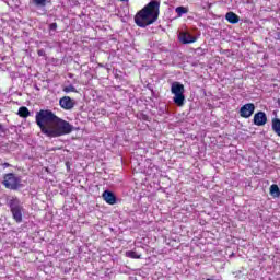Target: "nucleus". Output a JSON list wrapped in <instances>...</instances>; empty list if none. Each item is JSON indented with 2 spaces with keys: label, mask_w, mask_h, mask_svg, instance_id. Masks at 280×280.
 <instances>
[{
  "label": "nucleus",
  "mask_w": 280,
  "mask_h": 280,
  "mask_svg": "<svg viewBox=\"0 0 280 280\" xmlns=\"http://www.w3.org/2000/svg\"><path fill=\"white\" fill-rule=\"evenodd\" d=\"M35 124H37L42 135L56 138L73 132V125L58 117L51 109H40L36 112Z\"/></svg>",
  "instance_id": "1"
},
{
  "label": "nucleus",
  "mask_w": 280,
  "mask_h": 280,
  "mask_svg": "<svg viewBox=\"0 0 280 280\" xmlns=\"http://www.w3.org/2000/svg\"><path fill=\"white\" fill-rule=\"evenodd\" d=\"M161 2L159 0H151L142 10L135 16V23L138 27H148L159 21L161 13Z\"/></svg>",
  "instance_id": "2"
},
{
  "label": "nucleus",
  "mask_w": 280,
  "mask_h": 280,
  "mask_svg": "<svg viewBox=\"0 0 280 280\" xmlns=\"http://www.w3.org/2000/svg\"><path fill=\"white\" fill-rule=\"evenodd\" d=\"M7 206L9 207L13 220L21 224L23 222V213H25V208L23 207V202H21V199L18 197H12L11 199H8Z\"/></svg>",
  "instance_id": "3"
},
{
  "label": "nucleus",
  "mask_w": 280,
  "mask_h": 280,
  "mask_svg": "<svg viewBox=\"0 0 280 280\" xmlns=\"http://www.w3.org/2000/svg\"><path fill=\"white\" fill-rule=\"evenodd\" d=\"M2 185H4L5 189H11V191H19L24 187L21 176L14 173L4 174Z\"/></svg>",
  "instance_id": "4"
},
{
  "label": "nucleus",
  "mask_w": 280,
  "mask_h": 280,
  "mask_svg": "<svg viewBox=\"0 0 280 280\" xmlns=\"http://www.w3.org/2000/svg\"><path fill=\"white\" fill-rule=\"evenodd\" d=\"M171 93L175 95L173 101L176 106H185V85L180 82H173Z\"/></svg>",
  "instance_id": "5"
},
{
  "label": "nucleus",
  "mask_w": 280,
  "mask_h": 280,
  "mask_svg": "<svg viewBox=\"0 0 280 280\" xmlns=\"http://www.w3.org/2000/svg\"><path fill=\"white\" fill-rule=\"evenodd\" d=\"M238 113H240L241 117H243L244 119H248L249 117H253V114L255 113V104L247 103V104L243 105L240 108Z\"/></svg>",
  "instance_id": "6"
},
{
  "label": "nucleus",
  "mask_w": 280,
  "mask_h": 280,
  "mask_svg": "<svg viewBox=\"0 0 280 280\" xmlns=\"http://www.w3.org/2000/svg\"><path fill=\"white\" fill-rule=\"evenodd\" d=\"M178 39L183 43V45H190L191 43H196L198 40L196 36L191 35V33L187 31H182L178 34Z\"/></svg>",
  "instance_id": "7"
},
{
  "label": "nucleus",
  "mask_w": 280,
  "mask_h": 280,
  "mask_svg": "<svg viewBox=\"0 0 280 280\" xmlns=\"http://www.w3.org/2000/svg\"><path fill=\"white\" fill-rule=\"evenodd\" d=\"M59 106H61L63 110H72L75 106V101L70 96H63L59 100Z\"/></svg>",
  "instance_id": "8"
},
{
  "label": "nucleus",
  "mask_w": 280,
  "mask_h": 280,
  "mask_svg": "<svg viewBox=\"0 0 280 280\" xmlns=\"http://www.w3.org/2000/svg\"><path fill=\"white\" fill-rule=\"evenodd\" d=\"M254 126H266L268 124V116L264 112H257L253 119Z\"/></svg>",
  "instance_id": "9"
},
{
  "label": "nucleus",
  "mask_w": 280,
  "mask_h": 280,
  "mask_svg": "<svg viewBox=\"0 0 280 280\" xmlns=\"http://www.w3.org/2000/svg\"><path fill=\"white\" fill-rule=\"evenodd\" d=\"M103 200H105V202H107V205H116L117 197H115V194L113 191L105 190L103 192Z\"/></svg>",
  "instance_id": "10"
},
{
  "label": "nucleus",
  "mask_w": 280,
  "mask_h": 280,
  "mask_svg": "<svg viewBox=\"0 0 280 280\" xmlns=\"http://www.w3.org/2000/svg\"><path fill=\"white\" fill-rule=\"evenodd\" d=\"M225 19L232 25H235L236 23H240V16L237 14H235L234 12H228L225 14Z\"/></svg>",
  "instance_id": "11"
},
{
  "label": "nucleus",
  "mask_w": 280,
  "mask_h": 280,
  "mask_svg": "<svg viewBox=\"0 0 280 280\" xmlns=\"http://www.w3.org/2000/svg\"><path fill=\"white\" fill-rule=\"evenodd\" d=\"M271 128L273 132H276L277 136L280 137V119L279 118H273L271 120Z\"/></svg>",
  "instance_id": "12"
},
{
  "label": "nucleus",
  "mask_w": 280,
  "mask_h": 280,
  "mask_svg": "<svg viewBox=\"0 0 280 280\" xmlns=\"http://www.w3.org/2000/svg\"><path fill=\"white\" fill-rule=\"evenodd\" d=\"M18 115L20 117H23V119H27V117H30L31 113L30 109L25 106H22L19 108Z\"/></svg>",
  "instance_id": "13"
},
{
  "label": "nucleus",
  "mask_w": 280,
  "mask_h": 280,
  "mask_svg": "<svg viewBox=\"0 0 280 280\" xmlns=\"http://www.w3.org/2000/svg\"><path fill=\"white\" fill-rule=\"evenodd\" d=\"M270 195L273 196V198H279L280 196V189L277 184H273L270 186Z\"/></svg>",
  "instance_id": "14"
},
{
  "label": "nucleus",
  "mask_w": 280,
  "mask_h": 280,
  "mask_svg": "<svg viewBox=\"0 0 280 280\" xmlns=\"http://www.w3.org/2000/svg\"><path fill=\"white\" fill-rule=\"evenodd\" d=\"M175 12L178 18L183 16V14H187L189 12V9L187 7H177L175 9Z\"/></svg>",
  "instance_id": "15"
},
{
  "label": "nucleus",
  "mask_w": 280,
  "mask_h": 280,
  "mask_svg": "<svg viewBox=\"0 0 280 280\" xmlns=\"http://www.w3.org/2000/svg\"><path fill=\"white\" fill-rule=\"evenodd\" d=\"M126 255L131 259H141V255L137 254V252L129 250L126 253Z\"/></svg>",
  "instance_id": "16"
},
{
  "label": "nucleus",
  "mask_w": 280,
  "mask_h": 280,
  "mask_svg": "<svg viewBox=\"0 0 280 280\" xmlns=\"http://www.w3.org/2000/svg\"><path fill=\"white\" fill-rule=\"evenodd\" d=\"M33 3L37 8H45V5H47V0H33Z\"/></svg>",
  "instance_id": "17"
},
{
  "label": "nucleus",
  "mask_w": 280,
  "mask_h": 280,
  "mask_svg": "<svg viewBox=\"0 0 280 280\" xmlns=\"http://www.w3.org/2000/svg\"><path fill=\"white\" fill-rule=\"evenodd\" d=\"M63 93H78V90L75 89V86L70 84L63 88Z\"/></svg>",
  "instance_id": "18"
},
{
  "label": "nucleus",
  "mask_w": 280,
  "mask_h": 280,
  "mask_svg": "<svg viewBox=\"0 0 280 280\" xmlns=\"http://www.w3.org/2000/svg\"><path fill=\"white\" fill-rule=\"evenodd\" d=\"M49 30H50L51 32H56V30H58V24H57L56 22L49 24Z\"/></svg>",
  "instance_id": "19"
},
{
  "label": "nucleus",
  "mask_w": 280,
  "mask_h": 280,
  "mask_svg": "<svg viewBox=\"0 0 280 280\" xmlns=\"http://www.w3.org/2000/svg\"><path fill=\"white\" fill-rule=\"evenodd\" d=\"M141 118L143 119V121H150V116L145 114H141Z\"/></svg>",
  "instance_id": "20"
},
{
  "label": "nucleus",
  "mask_w": 280,
  "mask_h": 280,
  "mask_svg": "<svg viewBox=\"0 0 280 280\" xmlns=\"http://www.w3.org/2000/svg\"><path fill=\"white\" fill-rule=\"evenodd\" d=\"M275 40H280V32L275 33Z\"/></svg>",
  "instance_id": "21"
},
{
  "label": "nucleus",
  "mask_w": 280,
  "mask_h": 280,
  "mask_svg": "<svg viewBox=\"0 0 280 280\" xmlns=\"http://www.w3.org/2000/svg\"><path fill=\"white\" fill-rule=\"evenodd\" d=\"M37 54H38V56H45V49H39V50L37 51Z\"/></svg>",
  "instance_id": "22"
},
{
  "label": "nucleus",
  "mask_w": 280,
  "mask_h": 280,
  "mask_svg": "<svg viewBox=\"0 0 280 280\" xmlns=\"http://www.w3.org/2000/svg\"><path fill=\"white\" fill-rule=\"evenodd\" d=\"M2 132H5V128L3 127V124L0 122V135H1Z\"/></svg>",
  "instance_id": "23"
},
{
  "label": "nucleus",
  "mask_w": 280,
  "mask_h": 280,
  "mask_svg": "<svg viewBox=\"0 0 280 280\" xmlns=\"http://www.w3.org/2000/svg\"><path fill=\"white\" fill-rule=\"evenodd\" d=\"M2 166L5 168V167H10V163L5 162L2 164Z\"/></svg>",
  "instance_id": "24"
},
{
  "label": "nucleus",
  "mask_w": 280,
  "mask_h": 280,
  "mask_svg": "<svg viewBox=\"0 0 280 280\" xmlns=\"http://www.w3.org/2000/svg\"><path fill=\"white\" fill-rule=\"evenodd\" d=\"M69 78H73V74H72V73H70V74H69Z\"/></svg>",
  "instance_id": "25"
},
{
  "label": "nucleus",
  "mask_w": 280,
  "mask_h": 280,
  "mask_svg": "<svg viewBox=\"0 0 280 280\" xmlns=\"http://www.w3.org/2000/svg\"><path fill=\"white\" fill-rule=\"evenodd\" d=\"M120 1H128V0H120Z\"/></svg>",
  "instance_id": "26"
}]
</instances>
